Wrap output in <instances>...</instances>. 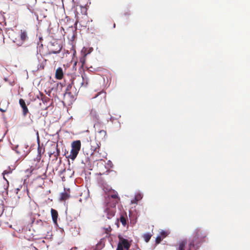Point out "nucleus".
I'll list each match as a JSON object with an SVG mask.
<instances>
[{"label":"nucleus","mask_w":250,"mask_h":250,"mask_svg":"<svg viewBox=\"0 0 250 250\" xmlns=\"http://www.w3.org/2000/svg\"><path fill=\"white\" fill-rule=\"evenodd\" d=\"M111 230V229L110 227H109L105 229V232L108 234Z\"/></svg>","instance_id":"c756f323"},{"label":"nucleus","mask_w":250,"mask_h":250,"mask_svg":"<svg viewBox=\"0 0 250 250\" xmlns=\"http://www.w3.org/2000/svg\"><path fill=\"white\" fill-rule=\"evenodd\" d=\"M106 212L107 213V214H106L107 218L108 219H110L113 216H114L115 215V209H114L113 208H107L106 210Z\"/></svg>","instance_id":"dca6fc26"},{"label":"nucleus","mask_w":250,"mask_h":250,"mask_svg":"<svg viewBox=\"0 0 250 250\" xmlns=\"http://www.w3.org/2000/svg\"><path fill=\"white\" fill-rule=\"evenodd\" d=\"M143 197L142 195L140 193H138L135 195V198L131 201L132 204H137V202L142 199Z\"/></svg>","instance_id":"a211bd4d"},{"label":"nucleus","mask_w":250,"mask_h":250,"mask_svg":"<svg viewBox=\"0 0 250 250\" xmlns=\"http://www.w3.org/2000/svg\"><path fill=\"white\" fill-rule=\"evenodd\" d=\"M197 240H195V239H194V238H193V240L189 243V249H191V248L192 247H194V243L195 241H196Z\"/></svg>","instance_id":"cd10ccee"},{"label":"nucleus","mask_w":250,"mask_h":250,"mask_svg":"<svg viewBox=\"0 0 250 250\" xmlns=\"http://www.w3.org/2000/svg\"><path fill=\"white\" fill-rule=\"evenodd\" d=\"M187 245V240H183L179 244L178 250H185V246Z\"/></svg>","instance_id":"4be33fe9"},{"label":"nucleus","mask_w":250,"mask_h":250,"mask_svg":"<svg viewBox=\"0 0 250 250\" xmlns=\"http://www.w3.org/2000/svg\"><path fill=\"white\" fill-rule=\"evenodd\" d=\"M93 98L97 99L99 103H105L106 102V92L102 90L97 93Z\"/></svg>","instance_id":"423d86ee"},{"label":"nucleus","mask_w":250,"mask_h":250,"mask_svg":"<svg viewBox=\"0 0 250 250\" xmlns=\"http://www.w3.org/2000/svg\"><path fill=\"white\" fill-rule=\"evenodd\" d=\"M100 147V145L96 141L91 142V149L94 152H98Z\"/></svg>","instance_id":"4468645a"},{"label":"nucleus","mask_w":250,"mask_h":250,"mask_svg":"<svg viewBox=\"0 0 250 250\" xmlns=\"http://www.w3.org/2000/svg\"><path fill=\"white\" fill-rule=\"evenodd\" d=\"M162 239L163 238L161 236H158L156 238V243L157 244H159L161 242Z\"/></svg>","instance_id":"bb28decb"},{"label":"nucleus","mask_w":250,"mask_h":250,"mask_svg":"<svg viewBox=\"0 0 250 250\" xmlns=\"http://www.w3.org/2000/svg\"><path fill=\"white\" fill-rule=\"evenodd\" d=\"M79 152V151L72 148L70 151V154L68 156V158L72 160H74L77 156Z\"/></svg>","instance_id":"2eb2a0df"},{"label":"nucleus","mask_w":250,"mask_h":250,"mask_svg":"<svg viewBox=\"0 0 250 250\" xmlns=\"http://www.w3.org/2000/svg\"><path fill=\"white\" fill-rule=\"evenodd\" d=\"M161 237H162V238H164L165 237H166L167 235V232L166 231H162L161 232V233H160Z\"/></svg>","instance_id":"a878e982"},{"label":"nucleus","mask_w":250,"mask_h":250,"mask_svg":"<svg viewBox=\"0 0 250 250\" xmlns=\"http://www.w3.org/2000/svg\"><path fill=\"white\" fill-rule=\"evenodd\" d=\"M45 151V148L40 146V144H38V155L37 159L38 160H40L41 159L42 155L44 153Z\"/></svg>","instance_id":"ddd939ff"},{"label":"nucleus","mask_w":250,"mask_h":250,"mask_svg":"<svg viewBox=\"0 0 250 250\" xmlns=\"http://www.w3.org/2000/svg\"><path fill=\"white\" fill-rule=\"evenodd\" d=\"M126 218L127 217L126 215L125 214V215H121L119 219L120 221L124 226H125V225L126 224Z\"/></svg>","instance_id":"5701e85b"},{"label":"nucleus","mask_w":250,"mask_h":250,"mask_svg":"<svg viewBox=\"0 0 250 250\" xmlns=\"http://www.w3.org/2000/svg\"><path fill=\"white\" fill-rule=\"evenodd\" d=\"M108 195L110 198L113 199V207H115L116 205L119 203L120 200L117 192L115 191V190H112L109 192Z\"/></svg>","instance_id":"6e6552de"},{"label":"nucleus","mask_w":250,"mask_h":250,"mask_svg":"<svg viewBox=\"0 0 250 250\" xmlns=\"http://www.w3.org/2000/svg\"><path fill=\"white\" fill-rule=\"evenodd\" d=\"M75 79H71V83L67 85L65 92L64 94L63 99L67 102H71L74 100V95L71 92L72 85L75 84Z\"/></svg>","instance_id":"f257e3e1"},{"label":"nucleus","mask_w":250,"mask_h":250,"mask_svg":"<svg viewBox=\"0 0 250 250\" xmlns=\"http://www.w3.org/2000/svg\"><path fill=\"white\" fill-rule=\"evenodd\" d=\"M130 244L127 239L119 237V242L116 250H129Z\"/></svg>","instance_id":"7ed1b4c3"},{"label":"nucleus","mask_w":250,"mask_h":250,"mask_svg":"<svg viewBox=\"0 0 250 250\" xmlns=\"http://www.w3.org/2000/svg\"><path fill=\"white\" fill-rule=\"evenodd\" d=\"M63 76V72L62 69L61 67L58 68L56 70L55 77L58 80H61L62 79Z\"/></svg>","instance_id":"f8f14e48"},{"label":"nucleus","mask_w":250,"mask_h":250,"mask_svg":"<svg viewBox=\"0 0 250 250\" xmlns=\"http://www.w3.org/2000/svg\"><path fill=\"white\" fill-rule=\"evenodd\" d=\"M28 39L27 32L25 30H21L20 34V40L16 41L13 40L15 43L19 46L21 45L25 41Z\"/></svg>","instance_id":"0eeeda50"},{"label":"nucleus","mask_w":250,"mask_h":250,"mask_svg":"<svg viewBox=\"0 0 250 250\" xmlns=\"http://www.w3.org/2000/svg\"><path fill=\"white\" fill-rule=\"evenodd\" d=\"M194 239L197 240L198 243L204 241V239L207 236V233L200 229H197L195 230Z\"/></svg>","instance_id":"39448f33"},{"label":"nucleus","mask_w":250,"mask_h":250,"mask_svg":"<svg viewBox=\"0 0 250 250\" xmlns=\"http://www.w3.org/2000/svg\"><path fill=\"white\" fill-rule=\"evenodd\" d=\"M7 110V107H2V104L1 103L0 104V111L2 112H5Z\"/></svg>","instance_id":"c85d7f7f"},{"label":"nucleus","mask_w":250,"mask_h":250,"mask_svg":"<svg viewBox=\"0 0 250 250\" xmlns=\"http://www.w3.org/2000/svg\"><path fill=\"white\" fill-rule=\"evenodd\" d=\"M53 148L56 150V152L53 151V152H51L50 153V157H51V155H54V156L57 159L58 156L60 154V151L58 148V145H53L52 146Z\"/></svg>","instance_id":"f3484780"},{"label":"nucleus","mask_w":250,"mask_h":250,"mask_svg":"<svg viewBox=\"0 0 250 250\" xmlns=\"http://www.w3.org/2000/svg\"><path fill=\"white\" fill-rule=\"evenodd\" d=\"M71 147L72 149L79 151L81 147V141L80 140L73 141L71 144Z\"/></svg>","instance_id":"9b49d317"},{"label":"nucleus","mask_w":250,"mask_h":250,"mask_svg":"<svg viewBox=\"0 0 250 250\" xmlns=\"http://www.w3.org/2000/svg\"><path fill=\"white\" fill-rule=\"evenodd\" d=\"M69 197H70L69 194H68L66 192H64L61 193L60 199L61 201H65L66 199H68L69 198Z\"/></svg>","instance_id":"aec40b11"},{"label":"nucleus","mask_w":250,"mask_h":250,"mask_svg":"<svg viewBox=\"0 0 250 250\" xmlns=\"http://www.w3.org/2000/svg\"><path fill=\"white\" fill-rule=\"evenodd\" d=\"M28 146L25 144H21V145H18L16 147V152L19 153V154H22V152L21 150V148L25 147L26 149L27 148Z\"/></svg>","instance_id":"6ab92c4d"},{"label":"nucleus","mask_w":250,"mask_h":250,"mask_svg":"<svg viewBox=\"0 0 250 250\" xmlns=\"http://www.w3.org/2000/svg\"><path fill=\"white\" fill-rule=\"evenodd\" d=\"M42 166H32L31 167V172L32 173H34V171L38 170L39 169H41V170H43L44 171V168L42 167ZM43 172V171H42Z\"/></svg>","instance_id":"412c9836"},{"label":"nucleus","mask_w":250,"mask_h":250,"mask_svg":"<svg viewBox=\"0 0 250 250\" xmlns=\"http://www.w3.org/2000/svg\"><path fill=\"white\" fill-rule=\"evenodd\" d=\"M19 104L22 108L23 116L26 117L29 113V110L26 106L24 100L22 99H20L19 100Z\"/></svg>","instance_id":"1a4fd4ad"},{"label":"nucleus","mask_w":250,"mask_h":250,"mask_svg":"<svg viewBox=\"0 0 250 250\" xmlns=\"http://www.w3.org/2000/svg\"><path fill=\"white\" fill-rule=\"evenodd\" d=\"M76 91H77V90H75V92H74V93H73L74 95H75L76 93Z\"/></svg>","instance_id":"473e14b6"},{"label":"nucleus","mask_w":250,"mask_h":250,"mask_svg":"<svg viewBox=\"0 0 250 250\" xmlns=\"http://www.w3.org/2000/svg\"><path fill=\"white\" fill-rule=\"evenodd\" d=\"M124 15H130V13H129H129H127H127H125L124 14Z\"/></svg>","instance_id":"2f4dec72"},{"label":"nucleus","mask_w":250,"mask_h":250,"mask_svg":"<svg viewBox=\"0 0 250 250\" xmlns=\"http://www.w3.org/2000/svg\"><path fill=\"white\" fill-rule=\"evenodd\" d=\"M62 46L57 42H51L49 46V54H57L60 52Z\"/></svg>","instance_id":"20e7f679"},{"label":"nucleus","mask_w":250,"mask_h":250,"mask_svg":"<svg viewBox=\"0 0 250 250\" xmlns=\"http://www.w3.org/2000/svg\"><path fill=\"white\" fill-rule=\"evenodd\" d=\"M75 83L78 86H80V87H86L89 83V79L85 75H82L81 77H78L75 78Z\"/></svg>","instance_id":"f03ea898"},{"label":"nucleus","mask_w":250,"mask_h":250,"mask_svg":"<svg viewBox=\"0 0 250 250\" xmlns=\"http://www.w3.org/2000/svg\"><path fill=\"white\" fill-rule=\"evenodd\" d=\"M9 173V171H7V170H4V171H3V173H2V174L3 175V178H4V179H5V180H6V179H5V177H4V175H5V174H8V173Z\"/></svg>","instance_id":"7c9ffc66"},{"label":"nucleus","mask_w":250,"mask_h":250,"mask_svg":"<svg viewBox=\"0 0 250 250\" xmlns=\"http://www.w3.org/2000/svg\"><path fill=\"white\" fill-rule=\"evenodd\" d=\"M152 235L149 233H146L143 235V238L146 242H148L151 237Z\"/></svg>","instance_id":"b1692460"},{"label":"nucleus","mask_w":250,"mask_h":250,"mask_svg":"<svg viewBox=\"0 0 250 250\" xmlns=\"http://www.w3.org/2000/svg\"><path fill=\"white\" fill-rule=\"evenodd\" d=\"M51 213L52 220H53L54 223L55 225H57V218L58 217V211L53 208H51Z\"/></svg>","instance_id":"9d476101"},{"label":"nucleus","mask_w":250,"mask_h":250,"mask_svg":"<svg viewBox=\"0 0 250 250\" xmlns=\"http://www.w3.org/2000/svg\"><path fill=\"white\" fill-rule=\"evenodd\" d=\"M99 133L100 134V135H101V139H104L105 138V137H106L107 136V133H106V131L105 130H100L99 132Z\"/></svg>","instance_id":"393cba45"}]
</instances>
